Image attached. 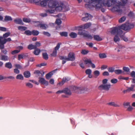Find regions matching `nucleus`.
<instances>
[{
  "instance_id": "obj_27",
  "label": "nucleus",
  "mask_w": 135,
  "mask_h": 135,
  "mask_svg": "<svg viewBox=\"0 0 135 135\" xmlns=\"http://www.w3.org/2000/svg\"><path fill=\"white\" fill-rule=\"evenodd\" d=\"M124 33H122L119 36L122 38L124 41H128V39L127 37H125L124 36Z\"/></svg>"
},
{
  "instance_id": "obj_35",
  "label": "nucleus",
  "mask_w": 135,
  "mask_h": 135,
  "mask_svg": "<svg viewBox=\"0 0 135 135\" xmlns=\"http://www.w3.org/2000/svg\"><path fill=\"white\" fill-rule=\"evenodd\" d=\"M126 19L125 16H123L120 18L118 21L119 23H122L124 22Z\"/></svg>"
},
{
  "instance_id": "obj_15",
  "label": "nucleus",
  "mask_w": 135,
  "mask_h": 135,
  "mask_svg": "<svg viewBox=\"0 0 135 135\" xmlns=\"http://www.w3.org/2000/svg\"><path fill=\"white\" fill-rule=\"evenodd\" d=\"M85 64L88 67L90 66V64H91V61L90 59H86L84 60Z\"/></svg>"
},
{
  "instance_id": "obj_10",
  "label": "nucleus",
  "mask_w": 135,
  "mask_h": 135,
  "mask_svg": "<svg viewBox=\"0 0 135 135\" xmlns=\"http://www.w3.org/2000/svg\"><path fill=\"white\" fill-rule=\"evenodd\" d=\"M38 79V81L41 84L46 86L48 85L49 83L48 81L46 80L44 78H42L39 77Z\"/></svg>"
},
{
  "instance_id": "obj_64",
  "label": "nucleus",
  "mask_w": 135,
  "mask_h": 135,
  "mask_svg": "<svg viewBox=\"0 0 135 135\" xmlns=\"http://www.w3.org/2000/svg\"><path fill=\"white\" fill-rule=\"evenodd\" d=\"M130 75L132 77L135 78V71H132Z\"/></svg>"
},
{
  "instance_id": "obj_33",
  "label": "nucleus",
  "mask_w": 135,
  "mask_h": 135,
  "mask_svg": "<svg viewBox=\"0 0 135 135\" xmlns=\"http://www.w3.org/2000/svg\"><path fill=\"white\" fill-rule=\"evenodd\" d=\"M135 86L134 84H132L131 85V87H129L127 89V90L128 91V92H129L131 91H134V88Z\"/></svg>"
},
{
  "instance_id": "obj_50",
  "label": "nucleus",
  "mask_w": 135,
  "mask_h": 135,
  "mask_svg": "<svg viewBox=\"0 0 135 135\" xmlns=\"http://www.w3.org/2000/svg\"><path fill=\"white\" fill-rule=\"evenodd\" d=\"M55 22L58 25H60L61 23V21L60 19H56Z\"/></svg>"
},
{
  "instance_id": "obj_47",
  "label": "nucleus",
  "mask_w": 135,
  "mask_h": 135,
  "mask_svg": "<svg viewBox=\"0 0 135 135\" xmlns=\"http://www.w3.org/2000/svg\"><path fill=\"white\" fill-rule=\"evenodd\" d=\"M123 69L124 71L127 72H129L130 70V69L129 68L125 66L123 67Z\"/></svg>"
},
{
  "instance_id": "obj_14",
  "label": "nucleus",
  "mask_w": 135,
  "mask_h": 135,
  "mask_svg": "<svg viewBox=\"0 0 135 135\" xmlns=\"http://www.w3.org/2000/svg\"><path fill=\"white\" fill-rule=\"evenodd\" d=\"M14 21L15 23L19 25H23V23L20 18H16L14 19Z\"/></svg>"
},
{
  "instance_id": "obj_39",
  "label": "nucleus",
  "mask_w": 135,
  "mask_h": 135,
  "mask_svg": "<svg viewBox=\"0 0 135 135\" xmlns=\"http://www.w3.org/2000/svg\"><path fill=\"white\" fill-rule=\"evenodd\" d=\"M32 34L34 36H37L39 34V32L37 30H33L32 31Z\"/></svg>"
},
{
  "instance_id": "obj_55",
  "label": "nucleus",
  "mask_w": 135,
  "mask_h": 135,
  "mask_svg": "<svg viewBox=\"0 0 135 135\" xmlns=\"http://www.w3.org/2000/svg\"><path fill=\"white\" fill-rule=\"evenodd\" d=\"M23 21L25 22H29L31 21L30 19L26 18H24L23 19Z\"/></svg>"
},
{
  "instance_id": "obj_6",
  "label": "nucleus",
  "mask_w": 135,
  "mask_h": 135,
  "mask_svg": "<svg viewBox=\"0 0 135 135\" xmlns=\"http://www.w3.org/2000/svg\"><path fill=\"white\" fill-rule=\"evenodd\" d=\"M78 34L80 35H83L85 37L91 39L93 37L87 33V32L84 30H79Z\"/></svg>"
},
{
  "instance_id": "obj_53",
  "label": "nucleus",
  "mask_w": 135,
  "mask_h": 135,
  "mask_svg": "<svg viewBox=\"0 0 135 135\" xmlns=\"http://www.w3.org/2000/svg\"><path fill=\"white\" fill-rule=\"evenodd\" d=\"M13 72L14 73L18 74L20 73V71L18 70V69H17V68H15L13 69Z\"/></svg>"
},
{
  "instance_id": "obj_25",
  "label": "nucleus",
  "mask_w": 135,
  "mask_h": 135,
  "mask_svg": "<svg viewBox=\"0 0 135 135\" xmlns=\"http://www.w3.org/2000/svg\"><path fill=\"white\" fill-rule=\"evenodd\" d=\"M108 105H109L113 106L114 107H119V106L116 104L114 102H110L108 103Z\"/></svg>"
},
{
  "instance_id": "obj_54",
  "label": "nucleus",
  "mask_w": 135,
  "mask_h": 135,
  "mask_svg": "<svg viewBox=\"0 0 135 135\" xmlns=\"http://www.w3.org/2000/svg\"><path fill=\"white\" fill-rule=\"evenodd\" d=\"M110 82L113 84H115L118 82V80L116 79H113L111 80Z\"/></svg>"
},
{
  "instance_id": "obj_36",
  "label": "nucleus",
  "mask_w": 135,
  "mask_h": 135,
  "mask_svg": "<svg viewBox=\"0 0 135 135\" xmlns=\"http://www.w3.org/2000/svg\"><path fill=\"white\" fill-rule=\"evenodd\" d=\"M42 56L44 59L45 60H47L48 59V55L46 52L42 54Z\"/></svg>"
},
{
  "instance_id": "obj_56",
  "label": "nucleus",
  "mask_w": 135,
  "mask_h": 135,
  "mask_svg": "<svg viewBox=\"0 0 135 135\" xmlns=\"http://www.w3.org/2000/svg\"><path fill=\"white\" fill-rule=\"evenodd\" d=\"M42 33L44 35L48 37H50L51 35V34L48 32L44 31Z\"/></svg>"
},
{
  "instance_id": "obj_7",
  "label": "nucleus",
  "mask_w": 135,
  "mask_h": 135,
  "mask_svg": "<svg viewBox=\"0 0 135 135\" xmlns=\"http://www.w3.org/2000/svg\"><path fill=\"white\" fill-rule=\"evenodd\" d=\"M134 27V25L133 24L129 23L127 25L125 24H122L121 26V27L122 29L124 30H129L131 28H133Z\"/></svg>"
},
{
  "instance_id": "obj_38",
  "label": "nucleus",
  "mask_w": 135,
  "mask_h": 135,
  "mask_svg": "<svg viewBox=\"0 0 135 135\" xmlns=\"http://www.w3.org/2000/svg\"><path fill=\"white\" fill-rule=\"evenodd\" d=\"M2 41L4 42V43L6 44L7 42L10 41H11L10 38H4L2 40Z\"/></svg>"
},
{
  "instance_id": "obj_18",
  "label": "nucleus",
  "mask_w": 135,
  "mask_h": 135,
  "mask_svg": "<svg viewBox=\"0 0 135 135\" xmlns=\"http://www.w3.org/2000/svg\"><path fill=\"white\" fill-rule=\"evenodd\" d=\"M0 59L3 61H7L9 59V57L7 55H2L0 56Z\"/></svg>"
},
{
  "instance_id": "obj_19",
  "label": "nucleus",
  "mask_w": 135,
  "mask_h": 135,
  "mask_svg": "<svg viewBox=\"0 0 135 135\" xmlns=\"http://www.w3.org/2000/svg\"><path fill=\"white\" fill-rule=\"evenodd\" d=\"M91 25L90 23H87L84 25L81 28L83 29H86L89 27Z\"/></svg>"
},
{
  "instance_id": "obj_11",
  "label": "nucleus",
  "mask_w": 135,
  "mask_h": 135,
  "mask_svg": "<svg viewBox=\"0 0 135 135\" xmlns=\"http://www.w3.org/2000/svg\"><path fill=\"white\" fill-rule=\"evenodd\" d=\"M85 16L82 18L81 19L84 21L86 22L92 17V16L88 13H85Z\"/></svg>"
},
{
  "instance_id": "obj_42",
  "label": "nucleus",
  "mask_w": 135,
  "mask_h": 135,
  "mask_svg": "<svg viewBox=\"0 0 135 135\" xmlns=\"http://www.w3.org/2000/svg\"><path fill=\"white\" fill-rule=\"evenodd\" d=\"M15 68H17V69H21L22 68V66L19 64H15L14 65Z\"/></svg>"
},
{
  "instance_id": "obj_37",
  "label": "nucleus",
  "mask_w": 135,
  "mask_h": 135,
  "mask_svg": "<svg viewBox=\"0 0 135 135\" xmlns=\"http://www.w3.org/2000/svg\"><path fill=\"white\" fill-rule=\"evenodd\" d=\"M28 49L29 50H31L36 49V47H35V45H33L32 44H30L28 46Z\"/></svg>"
},
{
  "instance_id": "obj_44",
  "label": "nucleus",
  "mask_w": 135,
  "mask_h": 135,
  "mask_svg": "<svg viewBox=\"0 0 135 135\" xmlns=\"http://www.w3.org/2000/svg\"><path fill=\"white\" fill-rule=\"evenodd\" d=\"M10 34V33L9 32H8L5 33L3 35V36L2 37L3 38H6L9 36Z\"/></svg>"
},
{
  "instance_id": "obj_57",
  "label": "nucleus",
  "mask_w": 135,
  "mask_h": 135,
  "mask_svg": "<svg viewBox=\"0 0 135 135\" xmlns=\"http://www.w3.org/2000/svg\"><path fill=\"white\" fill-rule=\"evenodd\" d=\"M46 65V63H43L41 64H38L36 65V66L37 67H40L41 66H45Z\"/></svg>"
},
{
  "instance_id": "obj_49",
  "label": "nucleus",
  "mask_w": 135,
  "mask_h": 135,
  "mask_svg": "<svg viewBox=\"0 0 135 135\" xmlns=\"http://www.w3.org/2000/svg\"><path fill=\"white\" fill-rule=\"evenodd\" d=\"M20 50H15L12 51L11 54H12L13 55L16 54H17L20 52Z\"/></svg>"
},
{
  "instance_id": "obj_28",
  "label": "nucleus",
  "mask_w": 135,
  "mask_h": 135,
  "mask_svg": "<svg viewBox=\"0 0 135 135\" xmlns=\"http://www.w3.org/2000/svg\"><path fill=\"white\" fill-rule=\"evenodd\" d=\"M94 39L98 41H100L102 40V39L98 35H95L94 36Z\"/></svg>"
},
{
  "instance_id": "obj_26",
  "label": "nucleus",
  "mask_w": 135,
  "mask_h": 135,
  "mask_svg": "<svg viewBox=\"0 0 135 135\" xmlns=\"http://www.w3.org/2000/svg\"><path fill=\"white\" fill-rule=\"evenodd\" d=\"M16 79L18 80H23L24 78L23 76L21 74L17 75L16 77Z\"/></svg>"
},
{
  "instance_id": "obj_48",
  "label": "nucleus",
  "mask_w": 135,
  "mask_h": 135,
  "mask_svg": "<svg viewBox=\"0 0 135 135\" xmlns=\"http://www.w3.org/2000/svg\"><path fill=\"white\" fill-rule=\"evenodd\" d=\"M114 40L115 42L119 41L120 40V38L118 36L116 35L114 38Z\"/></svg>"
},
{
  "instance_id": "obj_46",
  "label": "nucleus",
  "mask_w": 135,
  "mask_h": 135,
  "mask_svg": "<svg viewBox=\"0 0 135 135\" xmlns=\"http://www.w3.org/2000/svg\"><path fill=\"white\" fill-rule=\"evenodd\" d=\"M24 33L27 35H31L32 34V32L30 31L27 30L25 31Z\"/></svg>"
},
{
  "instance_id": "obj_4",
  "label": "nucleus",
  "mask_w": 135,
  "mask_h": 135,
  "mask_svg": "<svg viewBox=\"0 0 135 135\" xmlns=\"http://www.w3.org/2000/svg\"><path fill=\"white\" fill-rule=\"evenodd\" d=\"M60 60H62V63L64 64L66 62V61H73L75 60V58L74 56V54L73 52L69 53L68 55V57L66 56H59Z\"/></svg>"
},
{
  "instance_id": "obj_43",
  "label": "nucleus",
  "mask_w": 135,
  "mask_h": 135,
  "mask_svg": "<svg viewBox=\"0 0 135 135\" xmlns=\"http://www.w3.org/2000/svg\"><path fill=\"white\" fill-rule=\"evenodd\" d=\"M55 11V9H47L46 10V12L50 13H54Z\"/></svg>"
},
{
  "instance_id": "obj_1",
  "label": "nucleus",
  "mask_w": 135,
  "mask_h": 135,
  "mask_svg": "<svg viewBox=\"0 0 135 135\" xmlns=\"http://www.w3.org/2000/svg\"><path fill=\"white\" fill-rule=\"evenodd\" d=\"M99 4L100 5V8L103 6L109 7L113 6L111 9L112 11H116L120 14L122 13V10L120 9L121 3L117 2L115 0H100Z\"/></svg>"
},
{
  "instance_id": "obj_63",
  "label": "nucleus",
  "mask_w": 135,
  "mask_h": 135,
  "mask_svg": "<svg viewBox=\"0 0 135 135\" xmlns=\"http://www.w3.org/2000/svg\"><path fill=\"white\" fill-rule=\"evenodd\" d=\"M69 80L68 78H63L62 81L64 83L65 82L68 81Z\"/></svg>"
},
{
  "instance_id": "obj_51",
  "label": "nucleus",
  "mask_w": 135,
  "mask_h": 135,
  "mask_svg": "<svg viewBox=\"0 0 135 135\" xmlns=\"http://www.w3.org/2000/svg\"><path fill=\"white\" fill-rule=\"evenodd\" d=\"M26 86L30 88H32L33 86L32 84L30 83H26Z\"/></svg>"
},
{
  "instance_id": "obj_16",
  "label": "nucleus",
  "mask_w": 135,
  "mask_h": 135,
  "mask_svg": "<svg viewBox=\"0 0 135 135\" xmlns=\"http://www.w3.org/2000/svg\"><path fill=\"white\" fill-rule=\"evenodd\" d=\"M3 39V38L2 36L0 37V49L1 50L3 49L4 48V45L5 44L4 43V42L2 41Z\"/></svg>"
},
{
  "instance_id": "obj_45",
  "label": "nucleus",
  "mask_w": 135,
  "mask_h": 135,
  "mask_svg": "<svg viewBox=\"0 0 135 135\" xmlns=\"http://www.w3.org/2000/svg\"><path fill=\"white\" fill-rule=\"evenodd\" d=\"M114 71L115 73L117 74H119L122 72V71L120 69L116 70Z\"/></svg>"
},
{
  "instance_id": "obj_3",
  "label": "nucleus",
  "mask_w": 135,
  "mask_h": 135,
  "mask_svg": "<svg viewBox=\"0 0 135 135\" xmlns=\"http://www.w3.org/2000/svg\"><path fill=\"white\" fill-rule=\"evenodd\" d=\"M48 3L49 7L52 8H55L56 11H59L62 9L64 6L62 3H58L54 0H48Z\"/></svg>"
},
{
  "instance_id": "obj_40",
  "label": "nucleus",
  "mask_w": 135,
  "mask_h": 135,
  "mask_svg": "<svg viewBox=\"0 0 135 135\" xmlns=\"http://www.w3.org/2000/svg\"><path fill=\"white\" fill-rule=\"evenodd\" d=\"M99 56L100 58L101 59H103L106 58L107 56L104 53H100L99 54Z\"/></svg>"
},
{
  "instance_id": "obj_5",
  "label": "nucleus",
  "mask_w": 135,
  "mask_h": 135,
  "mask_svg": "<svg viewBox=\"0 0 135 135\" xmlns=\"http://www.w3.org/2000/svg\"><path fill=\"white\" fill-rule=\"evenodd\" d=\"M121 29V26L113 27L111 29L110 33L112 34H116L119 36L123 33V31Z\"/></svg>"
},
{
  "instance_id": "obj_41",
  "label": "nucleus",
  "mask_w": 135,
  "mask_h": 135,
  "mask_svg": "<svg viewBox=\"0 0 135 135\" xmlns=\"http://www.w3.org/2000/svg\"><path fill=\"white\" fill-rule=\"evenodd\" d=\"M60 34L62 36L67 37L68 36V33L66 32H60Z\"/></svg>"
},
{
  "instance_id": "obj_2",
  "label": "nucleus",
  "mask_w": 135,
  "mask_h": 135,
  "mask_svg": "<svg viewBox=\"0 0 135 135\" xmlns=\"http://www.w3.org/2000/svg\"><path fill=\"white\" fill-rule=\"evenodd\" d=\"M100 0H84L87 3L85 4V7L87 8H90L94 7L96 9L100 8V5L99 4Z\"/></svg>"
},
{
  "instance_id": "obj_60",
  "label": "nucleus",
  "mask_w": 135,
  "mask_h": 135,
  "mask_svg": "<svg viewBox=\"0 0 135 135\" xmlns=\"http://www.w3.org/2000/svg\"><path fill=\"white\" fill-rule=\"evenodd\" d=\"M35 44V46L36 47V49L37 48V47H39L41 46L40 43L38 42H36Z\"/></svg>"
},
{
  "instance_id": "obj_23",
  "label": "nucleus",
  "mask_w": 135,
  "mask_h": 135,
  "mask_svg": "<svg viewBox=\"0 0 135 135\" xmlns=\"http://www.w3.org/2000/svg\"><path fill=\"white\" fill-rule=\"evenodd\" d=\"M47 3H48V0H42L40 2V4L42 6H45Z\"/></svg>"
},
{
  "instance_id": "obj_29",
  "label": "nucleus",
  "mask_w": 135,
  "mask_h": 135,
  "mask_svg": "<svg viewBox=\"0 0 135 135\" xmlns=\"http://www.w3.org/2000/svg\"><path fill=\"white\" fill-rule=\"evenodd\" d=\"M100 72L98 70H95L93 72L94 77L95 78H97L100 75Z\"/></svg>"
},
{
  "instance_id": "obj_59",
  "label": "nucleus",
  "mask_w": 135,
  "mask_h": 135,
  "mask_svg": "<svg viewBox=\"0 0 135 135\" xmlns=\"http://www.w3.org/2000/svg\"><path fill=\"white\" fill-rule=\"evenodd\" d=\"M108 71L110 72H113L114 71V68L112 67H110L108 68Z\"/></svg>"
},
{
  "instance_id": "obj_30",
  "label": "nucleus",
  "mask_w": 135,
  "mask_h": 135,
  "mask_svg": "<svg viewBox=\"0 0 135 135\" xmlns=\"http://www.w3.org/2000/svg\"><path fill=\"white\" fill-rule=\"evenodd\" d=\"M18 29L21 31H23L27 29L26 27L23 26H19L18 27Z\"/></svg>"
},
{
  "instance_id": "obj_32",
  "label": "nucleus",
  "mask_w": 135,
  "mask_h": 135,
  "mask_svg": "<svg viewBox=\"0 0 135 135\" xmlns=\"http://www.w3.org/2000/svg\"><path fill=\"white\" fill-rule=\"evenodd\" d=\"M52 75V73L51 72L47 73L45 76L46 79L48 80L51 77Z\"/></svg>"
},
{
  "instance_id": "obj_24",
  "label": "nucleus",
  "mask_w": 135,
  "mask_h": 135,
  "mask_svg": "<svg viewBox=\"0 0 135 135\" xmlns=\"http://www.w3.org/2000/svg\"><path fill=\"white\" fill-rule=\"evenodd\" d=\"M35 49L33 52V54L36 55H38L40 52V50L38 48H36Z\"/></svg>"
},
{
  "instance_id": "obj_9",
  "label": "nucleus",
  "mask_w": 135,
  "mask_h": 135,
  "mask_svg": "<svg viewBox=\"0 0 135 135\" xmlns=\"http://www.w3.org/2000/svg\"><path fill=\"white\" fill-rule=\"evenodd\" d=\"M61 44L59 43L56 45V46L54 50L53 51L52 54H51L50 56L52 57H56V56L57 52V51L58 50L60 47V45Z\"/></svg>"
},
{
  "instance_id": "obj_17",
  "label": "nucleus",
  "mask_w": 135,
  "mask_h": 135,
  "mask_svg": "<svg viewBox=\"0 0 135 135\" xmlns=\"http://www.w3.org/2000/svg\"><path fill=\"white\" fill-rule=\"evenodd\" d=\"M64 93L65 94L70 95L71 93L70 90L68 88H66L64 89Z\"/></svg>"
},
{
  "instance_id": "obj_61",
  "label": "nucleus",
  "mask_w": 135,
  "mask_h": 135,
  "mask_svg": "<svg viewBox=\"0 0 135 135\" xmlns=\"http://www.w3.org/2000/svg\"><path fill=\"white\" fill-rule=\"evenodd\" d=\"M123 105L125 108H126V107L130 105V104L129 102L125 103H123Z\"/></svg>"
},
{
  "instance_id": "obj_31",
  "label": "nucleus",
  "mask_w": 135,
  "mask_h": 135,
  "mask_svg": "<svg viewBox=\"0 0 135 135\" xmlns=\"http://www.w3.org/2000/svg\"><path fill=\"white\" fill-rule=\"evenodd\" d=\"M42 73H40V71L39 70L35 71L34 72L35 74H37L39 76H40V74H41V76L42 77L44 74V72H42Z\"/></svg>"
},
{
  "instance_id": "obj_34",
  "label": "nucleus",
  "mask_w": 135,
  "mask_h": 135,
  "mask_svg": "<svg viewBox=\"0 0 135 135\" xmlns=\"http://www.w3.org/2000/svg\"><path fill=\"white\" fill-rule=\"evenodd\" d=\"M4 20L6 21H11L12 20V18L10 16H6L5 17Z\"/></svg>"
},
{
  "instance_id": "obj_13",
  "label": "nucleus",
  "mask_w": 135,
  "mask_h": 135,
  "mask_svg": "<svg viewBox=\"0 0 135 135\" xmlns=\"http://www.w3.org/2000/svg\"><path fill=\"white\" fill-rule=\"evenodd\" d=\"M37 26L40 27L42 29L46 30L48 27V25L46 23H40L37 25Z\"/></svg>"
},
{
  "instance_id": "obj_22",
  "label": "nucleus",
  "mask_w": 135,
  "mask_h": 135,
  "mask_svg": "<svg viewBox=\"0 0 135 135\" xmlns=\"http://www.w3.org/2000/svg\"><path fill=\"white\" fill-rule=\"evenodd\" d=\"M69 35L71 38H75L77 37V35L76 33L72 32L70 33Z\"/></svg>"
},
{
  "instance_id": "obj_58",
  "label": "nucleus",
  "mask_w": 135,
  "mask_h": 135,
  "mask_svg": "<svg viewBox=\"0 0 135 135\" xmlns=\"http://www.w3.org/2000/svg\"><path fill=\"white\" fill-rule=\"evenodd\" d=\"M85 73L87 74H91V70L90 69H88L86 70Z\"/></svg>"
},
{
  "instance_id": "obj_62",
  "label": "nucleus",
  "mask_w": 135,
  "mask_h": 135,
  "mask_svg": "<svg viewBox=\"0 0 135 135\" xmlns=\"http://www.w3.org/2000/svg\"><path fill=\"white\" fill-rule=\"evenodd\" d=\"M88 52L89 51H88L86 50H82L81 53L85 55L87 54Z\"/></svg>"
},
{
  "instance_id": "obj_8",
  "label": "nucleus",
  "mask_w": 135,
  "mask_h": 135,
  "mask_svg": "<svg viewBox=\"0 0 135 135\" xmlns=\"http://www.w3.org/2000/svg\"><path fill=\"white\" fill-rule=\"evenodd\" d=\"M111 85L110 84H101L98 87V89L100 90H108L110 88Z\"/></svg>"
},
{
  "instance_id": "obj_20",
  "label": "nucleus",
  "mask_w": 135,
  "mask_h": 135,
  "mask_svg": "<svg viewBox=\"0 0 135 135\" xmlns=\"http://www.w3.org/2000/svg\"><path fill=\"white\" fill-rule=\"evenodd\" d=\"M5 67L9 69H11L12 67V64L10 62L6 63L5 64Z\"/></svg>"
},
{
  "instance_id": "obj_12",
  "label": "nucleus",
  "mask_w": 135,
  "mask_h": 135,
  "mask_svg": "<svg viewBox=\"0 0 135 135\" xmlns=\"http://www.w3.org/2000/svg\"><path fill=\"white\" fill-rule=\"evenodd\" d=\"M75 88V90H77L76 91H78V93H83L87 90V89L84 87L78 88L76 87Z\"/></svg>"
},
{
  "instance_id": "obj_21",
  "label": "nucleus",
  "mask_w": 135,
  "mask_h": 135,
  "mask_svg": "<svg viewBox=\"0 0 135 135\" xmlns=\"http://www.w3.org/2000/svg\"><path fill=\"white\" fill-rule=\"evenodd\" d=\"M23 75L24 77L26 78H28L30 76V73L29 71H26L23 73Z\"/></svg>"
},
{
  "instance_id": "obj_52",
  "label": "nucleus",
  "mask_w": 135,
  "mask_h": 135,
  "mask_svg": "<svg viewBox=\"0 0 135 135\" xmlns=\"http://www.w3.org/2000/svg\"><path fill=\"white\" fill-rule=\"evenodd\" d=\"M24 57V55L23 54H20L18 55V60L20 61L21 59H23Z\"/></svg>"
}]
</instances>
